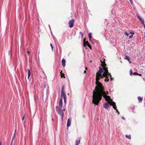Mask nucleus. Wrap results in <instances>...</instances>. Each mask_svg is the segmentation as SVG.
<instances>
[{
    "label": "nucleus",
    "instance_id": "a19ab883",
    "mask_svg": "<svg viewBox=\"0 0 145 145\" xmlns=\"http://www.w3.org/2000/svg\"><path fill=\"white\" fill-rule=\"evenodd\" d=\"M14 135L16 136V133H14Z\"/></svg>",
    "mask_w": 145,
    "mask_h": 145
},
{
    "label": "nucleus",
    "instance_id": "79ce46f5",
    "mask_svg": "<svg viewBox=\"0 0 145 145\" xmlns=\"http://www.w3.org/2000/svg\"><path fill=\"white\" fill-rule=\"evenodd\" d=\"M144 28H145V24H144Z\"/></svg>",
    "mask_w": 145,
    "mask_h": 145
},
{
    "label": "nucleus",
    "instance_id": "393cba45",
    "mask_svg": "<svg viewBox=\"0 0 145 145\" xmlns=\"http://www.w3.org/2000/svg\"><path fill=\"white\" fill-rule=\"evenodd\" d=\"M133 74L134 75H137L138 74V73L137 72H134L133 73Z\"/></svg>",
    "mask_w": 145,
    "mask_h": 145
},
{
    "label": "nucleus",
    "instance_id": "9b49d317",
    "mask_svg": "<svg viewBox=\"0 0 145 145\" xmlns=\"http://www.w3.org/2000/svg\"><path fill=\"white\" fill-rule=\"evenodd\" d=\"M59 106L61 107H62L63 105V100L62 98H60L59 100Z\"/></svg>",
    "mask_w": 145,
    "mask_h": 145
},
{
    "label": "nucleus",
    "instance_id": "f257e3e1",
    "mask_svg": "<svg viewBox=\"0 0 145 145\" xmlns=\"http://www.w3.org/2000/svg\"><path fill=\"white\" fill-rule=\"evenodd\" d=\"M99 86H96L93 91L92 102L95 105H98L101 99L102 96L106 101L112 100L110 98V97L106 95L107 94L104 91V86L102 85Z\"/></svg>",
    "mask_w": 145,
    "mask_h": 145
},
{
    "label": "nucleus",
    "instance_id": "5701e85b",
    "mask_svg": "<svg viewBox=\"0 0 145 145\" xmlns=\"http://www.w3.org/2000/svg\"><path fill=\"white\" fill-rule=\"evenodd\" d=\"M138 99L140 102H141L142 100V98L140 97H138Z\"/></svg>",
    "mask_w": 145,
    "mask_h": 145
},
{
    "label": "nucleus",
    "instance_id": "412c9836",
    "mask_svg": "<svg viewBox=\"0 0 145 145\" xmlns=\"http://www.w3.org/2000/svg\"><path fill=\"white\" fill-rule=\"evenodd\" d=\"M125 137L127 138H128L129 139H131V136L130 135H125Z\"/></svg>",
    "mask_w": 145,
    "mask_h": 145
},
{
    "label": "nucleus",
    "instance_id": "a211bd4d",
    "mask_svg": "<svg viewBox=\"0 0 145 145\" xmlns=\"http://www.w3.org/2000/svg\"><path fill=\"white\" fill-rule=\"evenodd\" d=\"M124 59H127L128 60V61H129V63H130V62H129V60H130V58L129 57V56H127V55H126L125 56V57L124 58Z\"/></svg>",
    "mask_w": 145,
    "mask_h": 145
},
{
    "label": "nucleus",
    "instance_id": "aec40b11",
    "mask_svg": "<svg viewBox=\"0 0 145 145\" xmlns=\"http://www.w3.org/2000/svg\"><path fill=\"white\" fill-rule=\"evenodd\" d=\"M108 76L106 75V76L105 77H106L105 80V82H107L109 81V78Z\"/></svg>",
    "mask_w": 145,
    "mask_h": 145
},
{
    "label": "nucleus",
    "instance_id": "f704fd0d",
    "mask_svg": "<svg viewBox=\"0 0 145 145\" xmlns=\"http://www.w3.org/2000/svg\"><path fill=\"white\" fill-rule=\"evenodd\" d=\"M137 75H139V76H142L141 74H139L138 73V74Z\"/></svg>",
    "mask_w": 145,
    "mask_h": 145
},
{
    "label": "nucleus",
    "instance_id": "bb28decb",
    "mask_svg": "<svg viewBox=\"0 0 145 145\" xmlns=\"http://www.w3.org/2000/svg\"><path fill=\"white\" fill-rule=\"evenodd\" d=\"M50 46L51 47V48L52 49V50H53V47L52 44V43H51L50 44Z\"/></svg>",
    "mask_w": 145,
    "mask_h": 145
},
{
    "label": "nucleus",
    "instance_id": "2f4dec72",
    "mask_svg": "<svg viewBox=\"0 0 145 145\" xmlns=\"http://www.w3.org/2000/svg\"><path fill=\"white\" fill-rule=\"evenodd\" d=\"M16 136L15 135H13V138H12V140H13V139H14V138Z\"/></svg>",
    "mask_w": 145,
    "mask_h": 145
},
{
    "label": "nucleus",
    "instance_id": "c03bdc74",
    "mask_svg": "<svg viewBox=\"0 0 145 145\" xmlns=\"http://www.w3.org/2000/svg\"><path fill=\"white\" fill-rule=\"evenodd\" d=\"M85 69H86V70H87V68H85Z\"/></svg>",
    "mask_w": 145,
    "mask_h": 145
},
{
    "label": "nucleus",
    "instance_id": "f03ea898",
    "mask_svg": "<svg viewBox=\"0 0 145 145\" xmlns=\"http://www.w3.org/2000/svg\"><path fill=\"white\" fill-rule=\"evenodd\" d=\"M103 69L101 67H99V71L97 72L96 75V81L95 84L96 86H100L102 85V83L99 81V80L101 78H103V74H102L103 72Z\"/></svg>",
    "mask_w": 145,
    "mask_h": 145
},
{
    "label": "nucleus",
    "instance_id": "c756f323",
    "mask_svg": "<svg viewBox=\"0 0 145 145\" xmlns=\"http://www.w3.org/2000/svg\"><path fill=\"white\" fill-rule=\"evenodd\" d=\"M130 1L131 3V4H133V0H129Z\"/></svg>",
    "mask_w": 145,
    "mask_h": 145
},
{
    "label": "nucleus",
    "instance_id": "4c0bfd02",
    "mask_svg": "<svg viewBox=\"0 0 145 145\" xmlns=\"http://www.w3.org/2000/svg\"><path fill=\"white\" fill-rule=\"evenodd\" d=\"M122 118L123 119H124V120H125V118L123 117V116H122Z\"/></svg>",
    "mask_w": 145,
    "mask_h": 145
},
{
    "label": "nucleus",
    "instance_id": "37998d69",
    "mask_svg": "<svg viewBox=\"0 0 145 145\" xmlns=\"http://www.w3.org/2000/svg\"><path fill=\"white\" fill-rule=\"evenodd\" d=\"M118 115H119L120 114L119 112L118 113Z\"/></svg>",
    "mask_w": 145,
    "mask_h": 145
},
{
    "label": "nucleus",
    "instance_id": "58836bf2",
    "mask_svg": "<svg viewBox=\"0 0 145 145\" xmlns=\"http://www.w3.org/2000/svg\"><path fill=\"white\" fill-rule=\"evenodd\" d=\"M1 141L0 142V145H1V144H2V143H1Z\"/></svg>",
    "mask_w": 145,
    "mask_h": 145
},
{
    "label": "nucleus",
    "instance_id": "c85d7f7f",
    "mask_svg": "<svg viewBox=\"0 0 145 145\" xmlns=\"http://www.w3.org/2000/svg\"><path fill=\"white\" fill-rule=\"evenodd\" d=\"M88 47H89L90 49H91V46L89 44L88 45Z\"/></svg>",
    "mask_w": 145,
    "mask_h": 145
},
{
    "label": "nucleus",
    "instance_id": "c9c22d12",
    "mask_svg": "<svg viewBox=\"0 0 145 145\" xmlns=\"http://www.w3.org/2000/svg\"><path fill=\"white\" fill-rule=\"evenodd\" d=\"M24 116L22 118V120H23L24 118Z\"/></svg>",
    "mask_w": 145,
    "mask_h": 145
},
{
    "label": "nucleus",
    "instance_id": "7c9ffc66",
    "mask_svg": "<svg viewBox=\"0 0 145 145\" xmlns=\"http://www.w3.org/2000/svg\"><path fill=\"white\" fill-rule=\"evenodd\" d=\"M11 50H10L9 51H8V55H9V54H10V53L11 52Z\"/></svg>",
    "mask_w": 145,
    "mask_h": 145
},
{
    "label": "nucleus",
    "instance_id": "a18cd8bd",
    "mask_svg": "<svg viewBox=\"0 0 145 145\" xmlns=\"http://www.w3.org/2000/svg\"><path fill=\"white\" fill-rule=\"evenodd\" d=\"M107 94H108V92L107 91Z\"/></svg>",
    "mask_w": 145,
    "mask_h": 145
},
{
    "label": "nucleus",
    "instance_id": "ea45409f",
    "mask_svg": "<svg viewBox=\"0 0 145 145\" xmlns=\"http://www.w3.org/2000/svg\"><path fill=\"white\" fill-rule=\"evenodd\" d=\"M16 129L15 131V133H16Z\"/></svg>",
    "mask_w": 145,
    "mask_h": 145
},
{
    "label": "nucleus",
    "instance_id": "423d86ee",
    "mask_svg": "<svg viewBox=\"0 0 145 145\" xmlns=\"http://www.w3.org/2000/svg\"><path fill=\"white\" fill-rule=\"evenodd\" d=\"M109 104L110 103L107 102L103 104V106L105 109H108L109 107Z\"/></svg>",
    "mask_w": 145,
    "mask_h": 145
},
{
    "label": "nucleus",
    "instance_id": "4468645a",
    "mask_svg": "<svg viewBox=\"0 0 145 145\" xmlns=\"http://www.w3.org/2000/svg\"><path fill=\"white\" fill-rule=\"evenodd\" d=\"M61 108L62 107H60V106L59 107L58 106H56V109L57 112L62 110L61 109Z\"/></svg>",
    "mask_w": 145,
    "mask_h": 145
},
{
    "label": "nucleus",
    "instance_id": "7ed1b4c3",
    "mask_svg": "<svg viewBox=\"0 0 145 145\" xmlns=\"http://www.w3.org/2000/svg\"><path fill=\"white\" fill-rule=\"evenodd\" d=\"M106 64L105 62H103L102 63L101 66L103 67V71H104V72L103 73V76L105 77L106 76V75H108V76H110L111 78V75L108 72V71L107 70V68L106 67Z\"/></svg>",
    "mask_w": 145,
    "mask_h": 145
},
{
    "label": "nucleus",
    "instance_id": "72a5a7b5",
    "mask_svg": "<svg viewBox=\"0 0 145 145\" xmlns=\"http://www.w3.org/2000/svg\"><path fill=\"white\" fill-rule=\"evenodd\" d=\"M116 112L118 113L119 112V111H118V110L117 109V108H116Z\"/></svg>",
    "mask_w": 145,
    "mask_h": 145
},
{
    "label": "nucleus",
    "instance_id": "2eb2a0df",
    "mask_svg": "<svg viewBox=\"0 0 145 145\" xmlns=\"http://www.w3.org/2000/svg\"><path fill=\"white\" fill-rule=\"evenodd\" d=\"M84 46L85 47L87 46L89 44V42L88 41H86L85 40H84Z\"/></svg>",
    "mask_w": 145,
    "mask_h": 145
},
{
    "label": "nucleus",
    "instance_id": "a878e982",
    "mask_svg": "<svg viewBox=\"0 0 145 145\" xmlns=\"http://www.w3.org/2000/svg\"><path fill=\"white\" fill-rule=\"evenodd\" d=\"M130 75L131 76L132 75V74H133V71L131 70H130Z\"/></svg>",
    "mask_w": 145,
    "mask_h": 145
},
{
    "label": "nucleus",
    "instance_id": "1a4fd4ad",
    "mask_svg": "<svg viewBox=\"0 0 145 145\" xmlns=\"http://www.w3.org/2000/svg\"><path fill=\"white\" fill-rule=\"evenodd\" d=\"M71 119L70 118L68 119L67 121V126L68 127H69L71 125Z\"/></svg>",
    "mask_w": 145,
    "mask_h": 145
},
{
    "label": "nucleus",
    "instance_id": "9d476101",
    "mask_svg": "<svg viewBox=\"0 0 145 145\" xmlns=\"http://www.w3.org/2000/svg\"><path fill=\"white\" fill-rule=\"evenodd\" d=\"M137 18L139 19V20L141 22V23L144 25V20L143 19H142L140 17L138 16V15L137 16Z\"/></svg>",
    "mask_w": 145,
    "mask_h": 145
},
{
    "label": "nucleus",
    "instance_id": "e433bc0d",
    "mask_svg": "<svg viewBox=\"0 0 145 145\" xmlns=\"http://www.w3.org/2000/svg\"><path fill=\"white\" fill-rule=\"evenodd\" d=\"M86 70H85V71H84V73H86Z\"/></svg>",
    "mask_w": 145,
    "mask_h": 145
},
{
    "label": "nucleus",
    "instance_id": "b1692460",
    "mask_svg": "<svg viewBox=\"0 0 145 145\" xmlns=\"http://www.w3.org/2000/svg\"><path fill=\"white\" fill-rule=\"evenodd\" d=\"M61 78H62V77H63L64 78H65V75L63 73L61 72Z\"/></svg>",
    "mask_w": 145,
    "mask_h": 145
},
{
    "label": "nucleus",
    "instance_id": "ddd939ff",
    "mask_svg": "<svg viewBox=\"0 0 145 145\" xmlns=\"http://www.w3.org/2000/svg\"><path fill=\"white\" fill-rule=\"evenodd\" d=\"M64 86H63L62 88L61 91V95H66V93L64 91Z\"/></svg>",
    "mask_w": 145,
    "mask_h": 145
},
{
    "label": "nucleus",
    "instance_id": "dca6fc26",
    "mask_svg": "<svg viewBox=\"0 0 145 145\" xmlns=\"http://www.w3.org/2000/svg\"><path fill=\"white\" fill-rule=\"evenodd\" d=\"M61 97H63L64 99V102L65 103L66 102V99H67V97L66 95H61Z\"/></svg>",
    "mask_w": 145,
    "mask_h": 145
},
{
    "label": "nucleus",
    "instance_id": "6ab92c4d",
    "mask_svg": "<svg viewBox=\"0 0 145 145\" xmlns=\"http://www.w3.org/2000/svg\"><path fill=\"white\" fill-rule=\"evenodd\" d=\"M80 142V140H76V141L75 145H79Z\"/></svg>",
    "mask_w": 145,
    "mask_h": 145
},
{
    "label": "nucleus",
    "instance_id": "cd10ccee",
    "mask_svg": "<svg viewBox=\"0 0 145 145\" xmlns=\"http://www.w3.org/2000/svg\"><path fill=\"white\" fill-rule=\"evenodd\" d=\"M80 34H81V35H82V37L83 36V34L82 33V32H80Z\"/></svg>",
    "mask_w": 145,
    "mask_h": 145
},
{
    "label": "nucleus",
    "instance_id": "f3484780",
    "mask_svg": "<svg viewBox=\"0 0 145 145\" xmlns=\"http://www.w3.org/2000/svg\"><path fill=\"white\" fill-rule=\"evenodd\" d=\"M27 73H28V79L31 75L30 71L29 69H27Z\"/></svg>",
    "mask_w": 145,
    "mask_h": 145
},
{
    "label": "nucleus",
    "instance_id": "473e14b6",
    "mask_svg": "<svg viewBox=\"0 0 145 145\" xmlns=\"http://www.w3.org/2000/svg\"><path fill=\"white\" fill-rule=\"evenodd\" d=\"M12 140L10 144V145H12Z\"/></svg>",
    "mask_w": 145,
    "mask_h": 145
},
{
    "label": "nucleus",
    "instance_id": "4be33fe9",
    "mask_svg": "<svg viewBox=\"0 0 145 145\" xmlns=\"http://www.w3.org/2000/svg\"><path fill=\"white\" fill-rule=\"evenodd\" d=\"M91 35L92 33H89L88 34L89 38L90 41L91 40V38L92 37Z\"/></svg>",
    "mask_w": 145,
    "mask_h": 145
},
{
    "label": "nucleus",
    "instance_id": "39448f33",
    "mask_svg": "<svg viewBox=\"0 0 145 145\" xmlns=\"http://www.w3.org/2000/svg\"><path fill=\"white\" fill-rule=\"evenodd\" d=\"M74 22V19H72L69 22V24L70 27L72 28L73 26Z\"/></svg>",
    "mask_w": 145,
    "mask_h": 145
},
{
    "label": "nucleus",
    "instance_id": "0eeeda50",
    "mask_svg": "<svg viewBox=\"0 0 145 145\" xmlns=\"http://www.w3.org/2000/svg\"><path fill=\"white\" fill-rule=\"evenodd\" d=\"M57 113L61 116V118L62 120L63 121V118L64 116V113L63 111L61 110V111L57 112Z\"/></svg>",
    "mask_w": 145,
    "mask_h": 145
},
{
    "label": "nucleus",
    "instance_id": "20e7f679",
    "mask_svg": "<svg viewBox=\"0 0 145 145\" xmlns=\"http://www.w3.org/2000/svg\"><path fill=\"white\" fill-rule=\"evenodd\" d=\"M125 34L127 36H129V37L130 38L133 37V35L134 34V33L131 32H130L129 33L125 32Z\"/></svg>",
    "mask_w": 145,
    "mask_h": 145
},
{
    "label": "nucleus",
    "instance_id": "6e6552de",
    "mask_svg": "<svg viewBox=\"0 0 145 145\" xmlns=\"http://www.w3.org/2000/svg\"><path fill=\"white\" fill-rule=\"evenodd\" d=\"M110 105L113 106V108L115 110H116V108H117V107L116 106V105L115 103L112 101L110 103Z\"/></svg>",
    "mask_w": 145,
    "mask_h": 145
},
{
    "label": "nucleus",
    "instance_id": "f8f14e48",
    "mask_svg": "<svg viewBox=\"0 0 145 145\" xmlns=\"http://www.w3.org/2000/svg\"><path fill=\"white\" fill-rule=\"evenodd\" d=\"M66 61L64 59H63L61 61L62 65V66L64 67L65 66Z\"/></svg>",
    "mask_w": 145,
    "mask_h": 145
}]
</instances>
